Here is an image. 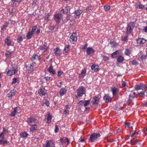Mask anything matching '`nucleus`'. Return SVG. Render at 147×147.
<instances>
[{
    "label": "nucleus",
    "instance_id": "f257e3e1",
    "mask_svg": "<svg viewBox=\"0 0 147 147\" xmlns=\"http://www.w3.org/2000/svg\"><path fill=\"white\" fill-rule=\"evenodd\" d=\"M100 135L98 133H94L90 136L89 141L91 142H94L97 141L99 138Z\"/></svg>",
    "mask_w": 147,
    "mask_h": 147
},
{
    "label": "nucleus",
    "instance_id": "f03ea898",
    "mask_svg": "<svg viewBox=\"0 0 147 147\" xmlns=\"http://www.w3.org/2000/svg\"><path fill=\"white\" fill-rule=\"evenodd\" d=\"M86 91L85 88L83 86H80L77 90V96L79 97L82 96L85 94Z\"/></svg>",
    "mask_w": 147,
    "mask_h": 147
},
{
    "label": "nucleus",
    "instance_id": "7ed1b4c3",
    "mask_svg": "<svg viewBox=\"0 0 147 147\" xmlns=\"http://www.w3.org/2000/svg\"><path fill=\"white\" fill-rule=\"evenodd\" d=\"M135 25L134 23L133 22H131L128 24L127 28V33L128 34L132 32Z\"/></svg>",
    "mask_w": 147,
    "mask_h": 147
},
{
    "label": "nucleus",
    "instance_id": "20e7f679",
    "mask_svg": "<svg viewBox=\"0 0 147 147\" xmlns=\"http://www.w3.org/2000/svg\"><path fill=\"white\" fill-rule=\"evenodd\" d=\"M77 40V34L76 33H74L70 36L69 38V40L71 44H74Z\"/></svg>",
    "mask_w": 147,
    "mask_h": 147
},
{
    "label": "nucleus",
    "instance_id": "39448f33",
    "mask_svg": "<svg viewBox=\"0 0 147 147\" xmlns=\"http://www.w3.org/2000/svg\"><path fill=\"white\" fill-rule=\"evenodd\" d=\"M27 122L28 125L31 126L32 123H36L38 122V120L33 117H31L28 118Z\"/></svg>",
    "mask_w": 147,
    "mask_h": 147
},
{
    "label": "nucleus",
    "instance_id": "423d86ee",
    "mask_svg": "<svg viewBox=\"0 0 147 147\" xmlns=\"http://www.w3.org/2000/svg\"><path fill=\"white\" fill-rule=\"evenodd\" d=\"M54 20L56 22L60 23L63 21V19L61 14H56L54 15Z\"/></svg>",
    "mask_w": 147,
    "mask_h": 147
},
{
    "label": "nucleus",
    "instance_id": "0eeeda50",
    "mask_svg": "<svg viewBox=\"0 0 147 147\" xmlns=\"http://www.w3.org/2000/svg\"><path fill=\"white\" fill-rule=\"evenodd\" d=\"M14 111H12L9 115V116L11 117H14L18 113L20 112V108L18 107H15L14 109Z\"/></svg>",
    "mask_w": 147,
    "mask_h": 147
},
{
    "label": "nucleus",
    "instance_id": "6e6552de",
    "mask_svg": "<svg viewBox=\"0 0 147 147\" xmlns=\"http://www.w3.org/2000/svg\"><path fill=\"white\" fill-rule=\"evenodd\" d=\"M146 86L144 84H141L139 85H136L135 87V89L136 90H142L146 88Z\"/></svg>",
    "mask_w": 147,
    "mask_h": 147
},
{
    "label": "nucleus",
    "instance_id": "1a4fd4ad",
    "mask_svg": "<svg viewBox=\"0 0 147 147\" xmlns=\"http://www.w3.org/2000/svg\"><path fill=\"white\" fill-rule=\"evenodd\" d=\"M48 49V47L45 45L40 46L39 48V52L41 54L46 51L47 49Z\"/></svg>",
    "mask_w": 147,
    "mask_h": 147
},
{
    "label": "nucleus",
    "instance_id": "9d476101",
    "mask_svg": "<svg viewBox=\"0 0 147 147\" xmlns=\"http://www.w3.org/2000/svg\"><path fill=\"white\" fill-rule=\"evenodd\" d=\"M18 71L17 69H11L6 72V74L8 76H11L16 73Z\"/></svg>",
    "mask_w": 147,
    "mask_h": 147
},
{
    "label": "nucleus",
    "instance_id": "9b49d317",
    "mask_svg": "<svg viewBox=\"0 0 147 147\" xmlns=\"http://www.w3.org/2000/svg\"><path fill=\"white\" fill-rule=\"evenodd\" d=\"M45 147H55L54 142L51 140L47 141Z\"/></svg>",
    "mask_w": 147,
    "mask_h": 147
},
{
    "label": "nucleus",
    "instance_id": "f8f14e48",
    "mask_svg": "<svg viewBox=\"0 0 147 147\" xmlns=\"http://www.w3.org/2000/svg\"><path fill=\"white\" fill-rule=\"evenodd\" d=\"M82 13V11L80 9H78L76 10L74 13V16L76 18H79L80 14Z\"/></svg>",
    "mask_w": 147,
    "mask_h": 147
},
{
    "label": "nucleus",
    "instance_id": "ddd939ff",
    "mask_svg": "<svg viewBox=\"0 0 147 147\" xmlns=\"http://www.w3.org/2000/svg\"><path fill=\"white\" fill-rule=\"evenodd\" d=\"M5 130L4 128H3V131L0 134V144H1L2 141L4 139V135L5 134Z\"/></svg>",
    "mask_w": 147,
    "mask_h": 147
},
{
    "label": "nucleus",
    "instance_id": "4468645a",
    "mask_svg": "<svg viewBox=\"0 0 147 147\" xmlns=\"http://www.w3.org/2000/svg\"><path fill=\"white\" fill-rule=\"evenodd\" d=\"M47 70L51 74L54 75L56 73L55 70L53 69V67L52 65H50L49 66Z\"/></svg>",
    "mask_w": 147,
    "mask_h": 147
},
{
    "label": "nucleus",
    "instance_id": "2eb2a0df",
    "mask_svg": "<svg viewBox=\"0 0 147 147\" xmlns=\"http://www.w3.org/2000/svg\"><path fill=\"white\" fill-rule=\"evenodd\" d=\"M95 51L91 47H88L86 49V53H87L90 56H91V55L94 53Z\"/></svg>",
    "mask_w": 147,
    "mask_h": 147
},
{
    "label": "nucleus",
    "instance_id": "dca6fc26",
    "mask_svg": "<svg viewBox=\"0 0 147 147\" xmlns=\"http://www.w3.org/2000/svg\"><path fill=\"white\" fill-rule=\"evenodd\" d=\"M5 42L7 46H9L11 45L12 41L10 39V37L8 36L5 39Z\"/></svg>",
    "mask_w": 147,
    "mask_h": 147
},
{
    "label": "nucleus",
    "instance_id": "f3484780",
    "mask_svg": "<svg viewBox=\"0 0 147 147\" xmlns=\"http://www.w3.org/2000/svg\"><path fill=\"white\" fill-rule=\"evenodd\" d=\"M146 41V40L144 38H138L136 40L137 43L139 45L144 44Z\"/></svg>",
    "mask_w": 147,
    "mask_h": 147
},
{
    "label": "nucleus",
    "instance_id": "a211bd4d",
    "mask_svg": "<svg viewBox=\"0 0 147 147\" xmlns=\"http://www.w3.org/2000/svg\"><path fill=\"white\" fill-rule=\"evenodd\" d=\"M69 46L68 45H65L64 50V53L65 55H67L69 53Z\"/></svg>",
    "mask_w": 147,
    "mask_h": 147
},
{
    "label": "nucleus",
    "instance_id": "6ab92c4d",
    "mask_svg": "<svg viewBox=\"0 0 147 147\" xmlns=\"http://www.w3.org/2000/svg\"><path fill=\"white\" fill-rule=\"evenodd\" d=\"M55 51L54 53L56 56H58L61 55L62 52L59 48H57L55 49Z\"/></svg>",
    "mask_w": 147,
    "mask_h": 147
},
{
    "label": "nucleus",
    "instance_id": "aec40b11",
    "mask_svg": "<svg viewBox=\"0 0 147 147\" xmlns=\"http://www.w3.org/2000/svg\"><path fill=\"white\" fill-rule=\"evenodd\" d=\"M103 99L105 102L109 103L110 102L111 100V98L109 95H105L103 97Z\"/></svg>",
    "mask_w": 147,
    "mask_h": 147
},
{
    "label": "nucleus",
    "instance_id": "412c9836",
    "mask_svg": "<svg viewBox=\"0 0 147 147\" xmlns=\"http://www.w3.org/2000/svg\"><path fill=\"white\" fill-rule=\"evenodd\" d=\"M26 69L29 73H31L33 70V66L31 64L28 65L26 67Z\"/></svg>",
    "mask_w": 147,
    "mask_h": 147
},
{
    "label": "nucleus",
    "instance_id": "4be33fe9",
    "mask_svg": "<svg viewBox=\"0 0 147 147\" xmlns=\"http://www.w3.org/2000/svg\"><path fill=\"white\" fill-rule=\"evenodd\" d=\"M145 90L142 91L140 92H138V94L140 96H144L147 95V88L145 89Z\"/></svg>",
    "mask_w": 147,
    "mask_h": 147
},
{
    "label": "nucleus",
    "instance_id": "5701e85b",
    "mask_svg": "<svg viewBox=\"0 0 147 147\" xmlns=\"http://www.w3.org/2000/svg\"><path fill=\"white\" fill-rule=\"evenodd\" d=\"M40 59V56L38 55H35L32 56L31 58V60L33 61H36Z\"/></svg>",
    "mask_w": 147,
    "mask_h": 147
},
{
    "label": "nucleus",
    "instance_id": "b1692460",
    "mask_svg": "<svg viewBox=\"0 0 147 147\" xmlns=\"http://www.w3.org/2000/svg\"><path fill=\"white\" fill-rule=\"evenodd\" d=\"M38 93L40 96H45L46 93V91L44 88H40L38 90Z\"/></svg>",
    "mask_w": 147,
    "mask_h": 147
},
{
    "label": "nucleus",
    "instance_id": "393cba45",
    "mask_svg": "<svg viewBox=\"0 0 147 147\" xmlns=\"http://www.w3.org/2000/svg\"><path fill=\"white\" fill-rule=\"evenodd\" d=\"M144 5L142 4L140 2L136 3L135 7L137 8H139L140 9H143L144 8Z\"/></svg>",
    "mask_w": 147,
    "mask_h": 147
},
{
    "label": "nucleus",
    "instance_id": "a878e982",
    "mask_svg": "<svg viewBox=\"0 0 147 147\" xmlns=\"http://www.w3.org/2000/svg\"><path fill=\"white\" fill-rule=\"evenodd\" d=\"M113 96L115 95L118 92V89L115 87H113L111 89Z\"/></svg>",
    "mask_w": 147,
    "mask_h": 147
},
{
    "label": "nucleus",
    "instance_id": "bb28decb",
    "mask_svg": "<svg viewBox=\"0 0 147 147\" xmlns=\"http://www.w3.org/2000/svg\"><path fill=\"white\" fill-rule=\"evenodd\" d=\"M24 35H19L18 37L17 38V42L18 43H20L23 40V38H24Z\"/></svg>",
    "mask_w": 147,
    "mask_h": 147
},
{
    "label": "nucleus",
    "instance_id": "cd10ccee",
    "mask_svg": "<svg viewBox=\"0 0 147 147\" xmlns=\"http://www.w3.org/2000/svg\"><path fill=\"white\" fill-rule=\"evenodd\" d=\"M135 93L133 91H131V94L129 95V99L128 100V102H129L131 100L135 97Z\"/></svg>",
    "mask_w": 147,
    "mask_h": 147
},
{
    "label": "nucleus",
    "instance_id": "c85d7f7f",
    "mask_svg": "<svg viewBox=\"0 0 147 147\" xmlns=\"http://www.w3.org/2000/svg\"><path fill=\"white\" fill-rule=\"evenodd\" d=\"M67 90L65 88H62L59 91V95L61 96H63L65 94Z\"/></svg>",
    "mask_w": 147,
    "mask_h": 147
},
{
    "label": "nucleus",
    "instance_id": "c756f323",
    "mask_svg": "<svg viewBox=\"0 0 147 147\" xmlns=\"http://www.w3.org/2000/svg\"><path fill=\"white\" fill-rule=\"evenodd\" d=\"M16 93V91L14 89L11 90L10 92L8 94L7 96L9 97H11L14 95Z\"/></svg>",
    "mask_w": 147,
    "mask_h": 147
},
{
    "label": "nucleus",
    "instance_id": "7c9ffc66",
    "mask_svg": "<svg viewBox=\"0 0 147 147\" xmlns=\"http://www.w3.org/2000/svg\"><path fill=\"white\" fill-rule=\"evenodd\" d=\"M41 102L43 106H44L45 104L47 107L49 106V101L46 99H44L41 101Z\"/></svg>",
    "mask_w": 147,
    "mask_h": 147
},
{
    "label": "nucleus",
    "instance_id": "2f4dec72",
    "mask_svg": "<svg viewBox=\"0 0 147 147\" xmlns=\"http://www.w3.org/2000/svg\"><path fill=\"white\" fill-rule=\"evenodd\" d=\"M124 60V58L121 55H119L117 57V61L118 63H121Z\"/></svg>",
    "mask_w": 147,
    "mask_h": 147
},
{
    "label": "nucleus",
    "instance_id": "473e14b6",
    "mask_svg": "<svg viewBox=\"0 0 147 147\" xmlns=\"http://www.w3.org/2000/svg\"><path fill=\"white\" fill-rule=\"evenodd\" d=\"M31 127L30 128V131L32 132H34L36 130L37 125L36 124H33L31 125Z\"/></svg>",
    "mask_w": 147,
    "mask_h": 147
},
{
    "label": "nucleus",
    "instance_id": "72a5a7b5",
    "mask_svg": "<svg viewBox=\"0 0 147 147\" xmlns=\"http://www.w3.org/2000/svg\"><path fill=\"white\" fill-rule=\"evenodd\" d=\"M99 98L97 97H95L93 98L92 103L94 105H97L99 101Z\"/></svg>",
    "mask_w": 147,
    "mask_h": 147
},
{
    "label": "nucleus",
    "instance_id": "f704fd0d",
    "mask_svg": "<svg viewBox=\"0 0 147 147\" xmlns=\"http://www.w3.org/2000/svg\"><path fill=\"white\" fill-rule=\"evenodd\" d=\"M60 142H61L62 144H63L66 142L67 143V144L69 143V141L67 138H66L64 140L62 138H61L60 140Z\"/></svg>",
    "mask_w": 147,
    "mask_h": 147
},
{
    "label": "nucleus",
    "instance_id": "c9c22d12",
    "mask_svg": "<svg viewBox=\"0 0 147 147\" xmlns=\"http://www.w3.org/2000/svg\"><path fill=\"white\" fill-rule=\"evenodd\" d=\"M119 54V51H117L111 54V57L113 58H115L117 57L118 55Z\"/></svg>",
    "mask_w": 147,
    "mask_h": 147
},
{
    "label": "nucleus",
    "instance_id": "e433bc0d",
    "mask_svg": "<svg viewBox=\"0 0 147 147\" xmlns=\"http://www.w3.org/2000/svg\"><path fill=\"white\" fill-rule=\"evenodd\" d=\"M98 65H92L91 66V69L92 70H94L95 71H98L99 70Z\"/></svg>",
    "mask_w": 147,
    "mask_h": 147
},
{
    "label": "nucleus",
    "instance_id": "4c0bfd02",
    "mask_svg": "<svg viewBox=\"0 0 147 147\" xmlns=\"http://www.w3.org/2000/svg\"><path fill=\"white\" fill-rule=\"evenodd\" d=\"M138 134L135 132H134L131 133L130 134V136L129 137V139H132L131 138L134 136H136L138 135Z\"/></svg>",
    "mask_w": 147,
    "mask_h": 147
},
{
    "label": "nucleus",
    "instance_id": "58836bf2",
    "mask_svg": "<svg viewBox=\"0 0 147 147\" xmlns=\"http://www.w3.org/2000/svg\"><path fill=\"white\" fill-rule=\"evenodd\" d=\"M19 82L18 78H14L12 79V81L11 82L12 84H18Z\"/></svg>",
    "mask_w": 147,
    "mask_h": 147
},
{
    "label": "nucleus",
    "instance_id": "ea45409f",
    "mask_svg": "<svg viewBox=\"0 0 147 147\" xmlns=\"http://www.w3.org/2000/svg\"><path fill=\"white\" fill-rule=\"evenodd\" d=\"M33 35V34L29 31L27 33L26 36L28 39H30L31 38Z\"/></svg>",
    "mask_w": 147,
    "mask_h": 147
},
{
    "label": "nucleus",
    "instance_id": "a19ab883",
    "mask_svg": "<svg viewBox=\"0 0 147 147\" xmlns=\"http://www.w3.org/2000/svg\"><path fill=\"white\" fill-rule=\"evenodd\" d=\"M130 143L132 145L136 144L137 143H138V144H141L140 142H138V140H133L132 139H131L130 140Z\"/></svg>",
    "mask_w": 147,
    "mask_h": 147
},
{
    "label": "nucleus",
    "instance_id": "79ce46f5",
    "mask_svg": "<svg viewBox=\"0 0 147 147\" xmlns=\"http://www.w3.org/2000/svg\"><path fill=\"white\" fill-rule=\"evenodd\" d=\"M37 27L36 26H34L32 27V30L30 31L33 34L36 33V29Z\"/></svg>",
    "mask_w": 147,
    "mask_h": 147
},
{
    "label": "nucleus",
    "instance_id": "37998d69",
    "mask_svg": "<svg viewBox=\"0 0 147 147\" xmlns=\"http://www.w3.org/2000/svg\"><path fill=\"white\" fill-rule=\"evenodd\" d=\"M9 23L7 22H5L3 25L2 27L1 28V30H4L6 29L7 27L8 26Z\"/></svg>",
    "mask_w": 147,
    "mask_h": 147
},
{
    "label": "nucleus",
    "instance_id": "c03bdc74",
    "mask_svg": "<svg viewBox=\"0 0 147 147\" xmlns=\"http://www.w3.org/2000/svg\"><path fill=\"white\" fill-rule=\"evenodd\" d=\"M11 52L9 51H7L5 53V55L7 58H9L11 55Z\"/></svg>",
    "mask_w": 147,
    "mask_h": 147
},
{
    "label": "nucleus",
    "instance_id": "a18cd8bd",
    "mask_svg": "<svg viewBox=\"0 0 147 147\" xmlns=\"http://www.w3.org/2000/svg\"><path fill=\"white\" fill-rule=\"evenodd\" d=\"M52 119V117L50 114H49L48 116V117L47 118V123H50L51 122V120Z\"/></svg>",
    "mask_w": 147,
    "mask_h": 147
},
{
    "label": "nucleus",
    "instance_id": "49530a36",
    "mask_svg": "<svg viewBox=\"0 0 147 147\" xmlns=\"http://www.w3.org/2000/svg\"><path fill=\"white\" fill-rule=\"evenodd\" d=\"M21 136L23 138H26L28 134L26 132H23L21 134Z\"/></svg>",
    "mask_w": 147,
    "mask_h": 147
},
{
    "label": "nucleus",
    "instance_id": "de8ad7c7",
    "mask_svg": "<svg viewBox=\"0 0 147 147\" xmlns=\"http://www.w3.org/2000/svg\"><path fill=\"white\" fill-rule=\"evenodd\" d=\"M102 57L103 58V60L105 61L109 60V57L105 55H102Z\"/></svg>",
    "mask_w": 147,
    "mask_h": 147
},
{
    "label": "nucleus",
    "instance_id": "09e8293b",
    "mask_svg": "<svg viewBox=\"0 0 147 147\" xmlns=\"http://www.w3.org/2000/svg\"><path fill=\"white\" fill-rule=\"evenodd\" d=\"M131 52V51L129 49H126L125 52V54L126 55H128Z\"/></svg>",
    "mask_w": 147,
    "mask_h": 147
},
{
    "label": "nucleus",
    "instance_id": "8fccbe9b",
    "mask_svg": "<svg viewBox=\"0 0 147 147\" xmlns=\"http://www.w3.org/2000/svg\"><path fill=\"white\" fill-rule=\"evenodd\" d=\"M90 103V100H86L84 101V106L86 107Z\"/></svg>",
    "mask_w": 147,
    "mask_h": 147
},
{
    "label": "nucleus",
    "instance_id": "3c124183",
    "mask_svg": "<svg viewBox=\"0 0 147 147\" xmlns=\"http://www.w3.org/2000/svg\"><path fill=\"white\" fill-rule=\"evenodd\" d=\"M9 142L7 140H4L2 141V142L1 144H0L1 145L3 144V145H5V144L7 145H9Z\"/></svg>",
    "mask_w": 147,
    "mask_h": 147
},
{
    "label": "nucleus",
    "instance_id": "603ef678",
    "mask_svg": "<svg viewBox=\"0 0 147 147\" xmlns=\"http://www.w3.org/2000/svg\"><path fill=\"white\" fill-rule=\"evenodd\" d=\"M86 72V69H83L82 70L81 74V75H82V77L83 78H84V76H85Z\"/></svg>",
    "mask_w": 147,
    "mask_h": 147
},
{
    "label": "nucleus",
    "instance_id": "864d4df0",
    "mask_svg": "<svg viewBox=\"0 0 147 147\" xmlns=\"http://www.w3.org/2000/svg\"><path fill=\"white\" fill-rule=\"evenodd\" d=\"M64 10L66 14L69 12L70 10V8L69 7H66L65 8Z\"/></svg>",
    "mask_w": 147,
    "mask_h": 147
},
{
    "label": "nucleus",
    "instance_id": "5fc2aeb1",
    "mask_svg": "<svg viewBox=\"0 0 147 147\" xmlns=\"http://www.w3.org/2000/svg\"><path fill=\"white\" fill-rule=\"evenodd\" d=\"M104 9L106 11H108L110 9V7L108 5H105L104 6Z\"/></svg>",
    "mask_w": 147,
    "mask_h": 147
},
{
    "label": "nucleus",
    "instance_id": "6e6d98bb",
    "mask_svg": "<svg viewBox=\"0 0 147 147\" xmlns=\"http://www.w3.org/2000/svg\"><path fill=\"white\" fill-rule=\"evenodd\" d=\"M49 14H47L46 15L45 17V19L46 21H47V22H48L49 20Z\"/></svg>",
    "mask_w": 147,
    "mask_h": 147
},
{
    "label": "nucleus",
    "instance_id": "4d7b16f0",
    "mask_svg": "<svg viewBox=\"0 0 147 147\" xmlns=\"http://www.w3.org/2000/svg\"><path fill=\"white\" fill-rule=\"evenodd\" d=\"M127 36H122L121 37V40L123 41H125L127 40Z\"/></svg>",
    "mask_w": 147,
    "mask_h": 147
},
{
    "label": "nucleus",
    "instance_id": "13d9d810",
    "mask_svg": "<svg viewBox=\"0 0 147 147\" xmlns=\"http://www.w3.org/2000/svg\"><path fill=\"white\" fill-rule=\"evenodd\" d=\"M21 2V0H11V2L13 3H14L15 2L20 3Z\"/></svg>",
    "mask_w": 147,
    "mask_h": 147
},
{
    "label": "nucleus",
    "instance_id": "bf43d9fd",
    "mask_svg": "<svg viewBox=\"0 0 147 147\" xmlns=\"http://www.w3.org/2000/svg\"><path fill=\"white\" fill-rule=\"evenodd\" d=\"M63 72L61 71H59L58 72L57 75L59 77L60 76L62 75Z\"/></svg>",
    "mask_w": 147,
    "mask_h": 147
},
{
    "label": "nucleus",
    "instance_id": "052dcab7",
    "mask_svg": "<svg viewBox=\"0 0 147 147\" xmlns=\"http://www.w3.org/2000/svg\"><path fill=\"white\" fill-rule=\"evenodd\" d=\"M64 113L65 115L68 114L69 113V111L68 109H65Z\"/></svg>",
    "mask_w": 147,
    "mask_h": 147
},
{
    "label": "nucleus",
    "instance_id": "680f3d73",
    "mask_svg": "<svg viewBox=\"0 0 147 147\" xmlns=\"http://www.w3.org/2000/svg\"><path fill=\"white\" fill-rule=\"evenodd\" d=\"M45 78L47 81L51 80L52 79L51 77L48 76L45 77Z\"/></svg>",
    "mask_w": 147,
    "mask_h": 147
},
{
    "label": "nucleus",
    "instance_id": "e2e57ef3",
    "mask_svg": "<svg viewBox=\"0 0 147 147\" xmlns=\"http://www.w3.org/2000/svg\"><path fill=\"white\" fill-rule=\"evenodd\" d=\"M122 86L125 87L126 86H127L126 83L124 81H123L122 82Z\"/></svg>",
    "mask_w": 147,
    "mask_h": 147
},
{
    "label": "nucleus",
    "instance_id": "0e129e2a",
    "mask_svg": "<svg viewBox=\"0 0 147 147\" xmlns=\"http://www.w3.org/2000/svg\"><path fill=\"white\" fill-rule=\"evenodd\" d=\"M132 64L133 65H136L138 64V63L136 60H134L132 61Z\"/></svg>",
    "mask_w": 147,
    "mask_h": 147
},
{
    "label": "nucleus",
    "instance_id": "69168bd1",
    "mask_svg": "<svg viewBox=\"0 0 147 147\" xmlns=\"http://www.w3.org/2000/svg\"><path fill=\"white\" fill-rule=\"evenodd\" d=\"M130 123H127L125 124L126 127H130Z\"/></svg>",
    "mask_w": 147,
    "mask_h": 147
},
{
    "label": "nucleus",
    "instance_id": "338daca9",
    "mask_svg": "<svg viewBox=\"0 0 147 147\" xmlns=\"http://www.w3.org/2000/svg\"><path fill=\"white\" fill-rule=\"evenodd\" d=\"M60 13H61V14H66L65 12V11L64 9H61V11Z\"/></svg>",
    "mask_w": 147,
    "mask_h": 147
},
{
    "label": "nucleus",
    "instance_id": "774afa93",
    "mask_svg": "<svg viewBox=\"0 0 147 147\" xmlns=\"http://www.w3.org/2000/svg\"><path fill=\"white\" fill-rule=\"evenodd\" d=\"M146 57V55H142V56L141 57L140 59L142 60L144 59Z\"/></svg>",
    "mask_w": 147,
    "mask_h": 147
}]
</instances>
